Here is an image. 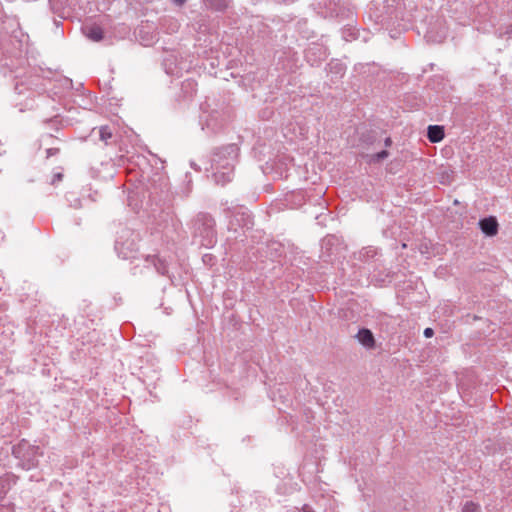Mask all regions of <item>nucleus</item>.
Returning a JSON list of instances; mask_svg holds the SVG:
<instances>
[{"instance_id":"nucleus-7","label":"nucleus","mask_w":512,"mask_h":512,"mask_svg":"<svg viewBox=\"0 0 512 512\" xmlns=\"http://www.w3.org/2000/svg\"><path fill=\"white\" fill-rule=\"evenodd\" d=\"M427 137L432 143L440 142L444 138L443 127L438 125H430L428 127Z\"/></svg>"},{"instance_id":"nucleus-13","label":"nucleus","mask_w":512,"mask_h":512,"mask_svg":"<svg viewBox=\"0 0 512 512\" xmlns=\"http://www.w3.org/2000/svg\"><path fill=\"white\" fill-rule=\"evenodd\" d=\"M480 505L473 501H467L462 507V512H480Z\"/></svg>"},{"instance_id":"nucleus-20","label":"nucleus","mask_w":512,"mask_h":512,"mask_svg":"<svg viewBox=\"0 0 512 512\" xmlns=\"http://www.w3.org/2000/svg\"><path fill=\"white\" fill-rule=\"evenodd\" d=\"M302 512H314L312 507H310L309 505H304L302 507Z\"/></svg>"},{"instance_id":"nucleus-24","label":"nucleus","mask_w":512,"mask_h":512,"mask_svg":"<svg viewBox=\"0 0 512 512\" xmlns=\"http://www.w3.org/2000/svg\"><path fill=\"white\" fill-rule=\"evenodd\" d=\"M230 226H231L230 229L236 230V228L233 227V223L232 222H230Z\"/></svg>"},{"instance_id":"nucleus-11","label":"nucleus","mask_w":512,"mask_h":512,"mask_svg":"<svg viewBox=\"0 0 512 512\" xmlns=\"http://www.w3.org/2000/svg\"><path fill=\"white\" fill-rule=\"evenodd\" d=\"M239 147L236 144L226 146V155H228L232 161H236L239 156Z\"/></svg>"},{"instance_id":"nucleus-14","label":"nucleus","mask_w":512,"mask_h":512,"mask_svg":"<svg viewBox=\"0 0 512 512\" xmlns=\"http://www.w3.org/2000/svg\"><path fill=\"white\" fill-rule=\"evenodd\" d=\"M182 89L185 91V92H190L191 94L196 90V83L195 81L193 80H185L183 83H182Z\"/></svg>"},{"instance_id":"nucleus-10","label":"nucleus","mask_w":512,"mask_h":512,"mask_svg":"<svg viewBox=\"0 0 512 512\" xmlns=\"http://www.w3.org/2000/svg\"><path fill=\"white\" fill-rule=\"evenodd\" d=\"M359 255V258L363 260L374 258L377 255V249L374 247H366L359 252Z\"/></svg>"},{"instance_id":"nucleus-9","label":"nucleus","mask_w":512,"mask_h":512,"mask_svg":"<svg viewBox=\"0 0 512 512\" xmlns=\"http://www.w3.org/2000/svg\"><path fill=\"white\" fill-rule=\"evenodd\" d=\"M113 136L112 130L109 126H101L99 128V137L100 140L108 144V140Z\"/></svg>"},{"instance_id":"nucleus-5","label":"nucleus","mask_w":512,"mask_h":512,"mask_svg":"<svg viewBox=\"0 0 512 512\" xmlns=\"http://www.w3.org/2000/svg\"><path fill=\"white\" fill-rule=\"evenodd\" d=\"M356 337L358 341L366 348H373L375 346V339L373 333L369 329H360Z\"/></svg>"},{"instance_id":"nucleus-21","label":"nucleus","mask_w":512,"mask_h":512,"mask_svg":"<svg viewBox=\"0 0 512 512\" xmlns=\"http://www.w3.org/2000/svg\"><path fill=\"white\" fill-rule=\"evenodd\" d=\"M185 1H186V0H173V2H174L175 4H177V5H182V4H184V2H185Z\"/></svg>"},{"instance_id":"nucleus-19","label":"nucleus","mask_w":512,"mask_h":512,"mask_svg":"<svg viewBox=\"0 0 512 512\" xmlns=\"http://www.w3.org/2000/svg\"><path fill=\"white\" fill-rule=\"evenodd\" d=\"M423 334H424V336H425L426 338H430V337H432V336L434 335V331H433V329H432V328H426V329L424 330Z\"/></svg>"},{"instance_id":"nucleus-17","label":"nucleus","mask_w":512,"mask_h":512,"mask_svg":"<svg viewBox=\"0 0 512 512\" xmlns=\"http://www.w3.org/2000/svg\"><path fill=\"white\" fill-rule=\"evenodd\" d=\"M212 177L214 179V181L217 183V184H223V179H224V174L223 173H220V172H215L212 174Z\"/></svg>"},{"instance_id":"nucleus-15","label":"nucleus","mask_w":512,"mask_h":512,"mask_svg":"<svg viewBox=\"0 0 512 512\" xmlns=\"http://www.w3.org/2000/svg\"><path fill=\"white\" fill-rule=\"evenodd\" d=\"M205 2L216 10H222L224 8V0H205Z\"/></svg>"},{"instance_id":"nucleus-25","label":"nucleus","mask_w":512,"mask_h":512,"mask_svg":"<svg viewBox=\"0 0 512 512\" xmlns=\"http://www.w3.org/2000/svg\"><path fill=\"white\" fill-rule=\"evenodd\" d=\"M210 74H214V76H217V72L210 71Z\"/></svg>"},{"instance_id":"nucleus-6","label":"nucleus","mask_w":512,"mask_h":512,"mask_svg":"<svg viewBox=\"0 0 512 512\" xmlns=\"http://www.w3.org/2000/svg\"><path fill=\"white\" fill-rule=\"evenodd\" d=\"M83 32L87 38L94 42H99L103 39V30L97 25L85 26Z\"/></svg>"},{"instance_id":"nucleus-22","label":"nucleus","mask_w":512,"mask_h":512,"mask_svg":"<svg viewBox=\"0 0 512 512\" xmlns=\"http://www.w3.org/2000/svg\"><path fill=\"white\" fill-rule=\"evenodd\" d=\"M215 164L218 165L219 164V160H217L216 158H213L212 159V164H211L212 168L214 167Z\"/></svg>"},{"instance_id":"nucleus-8","label":"nucleus","mask_w":512,"mask_h":512,"mask_svg":"<svg viewBox=\"0 0 512 512\" xmlns=\"http://www.w3.org/2000/svg\"><path fill=\"white\" fill-rule=\"evenodd\" d=\"M205 126L213 132L221 131L222 123L214 115H210L205 122Z\"/></svg>"},{"instance_id":"nucleus-23","label":"nucleus","mask_w":512,"mask_h":512,"mask_svg":"<svg viewBox=\"0 0 512 512\" xmlns=\"http://www.w3.org/2000/svg\"><path fill=\"white\" fill-rule=\"evenodd\" d=\"M385 145L386 146H390L391 145V139L390 138H386Z\"/></svg>"},{"instance_id":"nucleus-2","label":"nucleus","mask_w":512,"mask_h":512,"mask_svg":"<svg viewBox=\"0 0 512 512\" xmlns=\"http://www.w3.org/2000/svg\"><path fill=\"white\" fill-rule=\"evenodd\" d=\"M214 224V219L210 215L200 213L193 222L194 233L206 239L210 244L213 242Z\"/></svg>"},{"instance_id":"nucleus-1","label":"nucleus","mask_w":512,"mask_h":512,"mask_svg":"<svg viewBox=\"0 0 512 512\" xmlns=\"http://www.w3.org/2000/svg\"><path fill=\"white\" fill-rule=\"evenodd\" d=\"M13 455L20 460L23 468L30 470L37 466L38 458L42 455L39 447L31 445L26 440H21L12 448Z\"/></svg>"},{"instance_id":"nucleus-4","label":"nucleus","mask_w":512,"mask_h":512,"mask_svg":"<svg viewBox=\"0 0 512 512\" xmlns=\"http://www.w3.org/2000/svg\"><path fill=\"white\" fill-rule=\"evenodd\" d=\"M145 262L148 264V266L152 265L155 268V270L161 275H166L168 273L166 261L160 259L158 256L148 255L145 258Z\"/></svg>"},{"instance_id":"nucleus-16","label":"nucleus","mask_w":512,"mask_h":512,"mask_svg":"<svg viewBox=\"0 0 512 512\" xmlns=\"http://www.w3.org/2000/svg\"><path fill=\"white\" fill-rule=\"evenodd\" d=\"M387 157H388V152L386 150H383L381 152L376 153L373 156V160L379 162V161H382L383 159H385Z\"/></svg>"},{"instance_id":"nucleus-18","label":"nucleus","mask_w":512,"mask_h":512,"mask_svg":"<svg viewBox=\"0 0 512 512\" xmlns=\"http://www.w3.org/2000/svg\"><path fill=\"white\" fill-rule=\"evenodd\" d=\"M329 66H330V69L335 68V71H336L337 73L341 74V75L344 73V67H343V65H342V64H339V63H335V64L330 63V64H329Z\"/></svg>"},{"instance_id":"nucleus-12","label":"nucleus","mask_w":512,"mask_h":512,"mask_svg":"<svg viewBox=\"0 0 512 512\" xmlns=\"http://www.w3.org/2000/svg\"><path fill=\"white\" fill-rule=\"evenodd\" d=\"M240 218L236 217V222L239 226H247L250 223V216L244 209L238 214Z\"/></svg>"},{"instance_id":"nucleus-3","label":"nucleus","mask_w":512,"mask_h":512,"mask_svg":"<svg viewBox=\"0 0 512 512\" xmlns=\"http://www.w3.org/2000/svg\"><path fill=\"white\" fill-rule=\"evenodd\" d=\"M481 231L487 236H494L498 232V222L495 217L489 216L479 221Z\"/></svg>"}]
</instances>
